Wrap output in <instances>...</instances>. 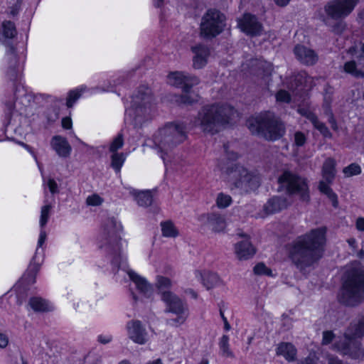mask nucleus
<instances>
[{"instance_id":"21","label":"nucleus","mask_w":364,"mask_h":364,"mask_svg":"<svg viewBox=\"0 0 364 364\" xmlns=\"http://www.w3.org/2000/svg\"><path fill=\"white\" fill-rule=\"evenodd\" d=\"M51 146L59 156L67 157L70 154L71 147L68 141L62 136H54L51 141Z\"/></svg>"},{"instance_id":"8","label":"nucleus","mask_w":364,"mask_h":364,"mask_svg":"<svg viewBox=\"0 0 364 364\" xmlns=\"http://www.w3.org/2000/svg\"><path fill=\"white\" fill-rule=\"evenodd\" d=\"M225 16L215 9L208 10L202 17L200 34L205 38H213L219 35L225 26Z\"/></svg>"},{"instance_id":"24","label":"nucleus","mask_w":364,"mask_h":364,"mask_svg":"<svg viewBox=\"0 0 364 364\" xmlns=\"http://www.w3.org/2000/svg\"><path fill=\"white\" fill-rule=\"evenodd\" d=\"M272 71V63L258 59L251 61V73L257 75H269Z\"/></svg>"},{"instance_id":"5","label":"nucleus","mask_w":364,"mask_h":364,"mask_svg":"<svg viewBox=\"0 0 364 364\" xmlns=\"http://www.w3.org/2000/svg\"><path fill=\"white\" fill-rule=\"evenodd\" d=\"M247 126L252 134H259L270 141L279 139L285 133L284 124L270 112L249 119Z\"/></svg>"},{"instance_id":"45","label":"nucleus","mask_w":364,"mask_h":364,"mask_svg":"<svg viewBox=\"0 0 364 364\" xmlns=\"http://www.w3.org/2000/svg\"><path fill=\"white\" fill-rule=\"evenodd\" d=\"M82 91L78 90H71L68 96L66 105L68 107H72L74 103L79 99L81 96Z\"/></svg>"},{"instance_id":"17","label":"nucleus","mask_w":364,"mask_h":364,"mask_svg":"<svg viewBox=\"0 0 364 364\" xmlns=\"http://www.w3.org/2000/svg\"><path fill=\"white\" fill-rule=\"evenodd\" d=\"M192 52L194 53L193 58V66L196 69L203 68L206 63L210 51L208 47L203 45H197L191 48Z\"/></svg>"},{"instance_id":"27","label":"nucleus","mask_w":364,"mask_h":364,"mask_svg":"<svg viewBox=\"0 0 364 364\" xmlns=\"http://www.w3.org/2000/svg\"><path fill=\"white\" fill-rule=\"evenodd\" d=\"M196 275L202 277L203 284L208 289L219 286L222 283L219 276L214 272H207L203 274L196 272Z\"/></svg>"},{"instance_id":"19","label":"nucleus","mask_w":364,"mask_h":364,"mask_svg":"<svg viewBox=\"0 0 364 364\" xmlns=\"http://www.w3.org/2000/svg\"><path fill=\"white\" fill-rule=\"evenodd\" d=\"M130 279L134 283L138 291L144 296L149 298L153 294V287L146 279L136 273L128 272Z\"/></svg>"},{"instance_id":"20","label":"nucleus","mask_w":364,"mask_h":364,"mask_svg":"<svg viewBox=\"0 0 364 364\" xmlns=\"http://www.w3.org/2000/svg\"><path fill=\"white\" fill-rule=\"evenodd\" d=\"M296 348L291 343H280L276 348V354L283 356L288 362H293L296 359Z\"/></svg>"},{"instance_id":"16","label":"nucleus","mask_w":364,"mask_h":364,"mask_svg":"<svg viewBox=\"0 0 364 364\" xmlns=\"http://www.w3.org/2000/svg\"><path fill=\"white\" fill-rule=\"evenodd\" d=\"M296 58L303 64L314 65L318 60V56L314 50L304 46L297 45L294 50Z\"/></svg>"},{"instance_id":"13","label":"nucleus","mask_w":364,"mask_h":364,"mask_svg":"<svg viewBox=\"0 0 364 364\" xmlns=\"http://www.w3.org/2000/svg\"><path fill=\"white\" fill-rule=\"evenodd\" d=\"M238 26L242 31L247 35H260L262 26L254 15L245 14L241 18L238 19Z\"/></svg>"},{"instance_id":"56","label":"nucleus","mask_w":364,"mask_h":364,"mask_svg":"<svg viewBox=\"0 0 364 364\" xmlns=\"http://www.w3.org/2000/svg\"><path fill=\"white\" fill-rule=\"evenodd\" d=\"M62 126L64 129H69L72 127V121L69 117H65L62 119Z\"/></svg>"},{"instance_id":"63","label":"nucleus","mask_w":364,"mask_h":364,"mask_svg":"<svg viewBox=\"0 0 364 364\" xmlns=\"http://www.w3.org/2000/svg\"><path fill=\"white\" fill-rule=\"evenodd\" d=\"M98 340L102 343H107L111 341L110 337L103 338L102 336H99Z\"/></svg>"},{"instance_id":"29","label":"nucleus","mask_w":364,"mask_h":364,"mask_svg":"<svg viewBox=\"0 0 364 364\" xmlns=\"http://www.w3.org/2000/svg\"><path fill=\"white\" fill-rule=\"evenodd\" d=\"M121 225L114 220H110L106 226L105 230L107 231L109 240L117 242L119 238V232L121 231Z\"/></svg>"},{"instance_id":"58","label":"nucleus","mask_w":364,"mask_h":364,"mask_svg":"<svg viewBox=\"0 0 364 364\" xmlns=\"http://www.w3.org/2000/svg\"><path fill=\"white\" fill-rule=\"evenodd\" d=\"M356 58L358 59L359 64H364V43L360 48V53L356 55Z\"/></svg>"},{"instance_id":"37","label":"nucleus","mask_w":364,"mask_h":364,"mask_svg":"<svg viewBox=\"0 0 364 364\" xmlns=\"http://www.w3.org/2000/svg\"><path fill=\"white\" fill-rule=\"evenodd\" d=\"M348 329H352L353 336L361 338L364 336V315L361 316L356 324L350 326Z\"/></svg>"},{"instance_id":"35","label":"nucleus","mask_w":364,"mask_h":364,"mask_svg":"<svg viewBox=\"0 0 364 364\" xmlns=\"http://www.w3.org/2000/svg\"><path fill=\"white\" fill-rule=\"evenodd\" d=\"M219 347L221 355L224 357L233 358V353L230 349L229 337L226 335L222 336L219 342Z\"/></svg>"},{"instance_id":"60","label":"nucleus","mask_w":364,"mask_h":364,"mask_svg":"<svg viewBox=\"0 0 364 364\" xmlns=\"http://www.w3.org/2000/svg\"><path fill=\"white\" fill-rule=\"evenodd\" d=\"M329 123L331 124V126L332 127V129L336 130L338 129V127H337V124H336V120L334 119V118L333 117V116H331L329 119Z\"/></svg>"},{"instance_id":"40","label":"nucleus","mask_w":364,"mask_h":364,"mask_svg":"<svg viewBox=\"0 0 364 364\" xmlns=\"http://www.w3.org/2000/svg\"><path fill=\"white\" fill-rule=\"evenodd\" d=\"M343 171L346 177H351L353 176L360 174L361 172V168L358 164H351L350 165L344 168Z\"/></svg>"},{"instance_id":"41","label":"nucleus","mask_w":364,"mask_h":364,"mask_svg":"<svg viewBox=\"0 0 364 364\" xmlns=\"http://www.w3.org/2000/svg\"><path fill=\"white\" fill-rule=\"evenodd\" d=\"M312 124L324 137L331 138L332 136V134L327 127L323 122H320L318 118L315 122H312Z\"/></svg>"},{"instance_id":"59","label":"nucleus","mask_w":364,"mask_h":364,"mask_svg":"<svg viewBox=\"0 0 364 364\" xmlns=\"http://www.w3.org/2000/svg\"><path fill=\"white\" fill-rule=\"evenodd\" d=\"M46 232L44 230H41V233H40L39 239H38V242L39 247L42 246V245L43 244V242L46 240Z\"/></svg>"},{"instance_id":"64","label":"nucleus","mask_w":364,"mask_h":364,"mask_svg":"<svg viewBox=\"0 0 364 364\" xmlns=\"http://www.w3.org/2000/svg\"><path fill=\"white\" fill-rule=\"evenodd\" d=\"M225 150H226L228 156V157H231L232 160L235 159L237 158V154H235L234 152L229 153L228 149H227V147H225Z\"/></svg>"},{"instance_id":"38","label":"nucleus","mask_w":364,"mask_h":364,"mask_svg":"<svg viewBox=\"0 0 364 364\" xmlns=\"http://www.w3.org/2000/svg\"><path fill=\"white\" fill-rule=\"evenodd\" d=\"M232 198L228 194L220 193L216 198L217 206L220 208H225L232 203Z\"/></svg>"},{"instance_id":"54","label":"nucleus","mask_w":364,"mask_h":364,"mask_svg":"<svg viewBox=\"0 0 364 364\" xmlns=\"http://www.w3.org/2000/svg\"><path fill=\"white\" fill-rule=\"evenodd\" d=\"M9 344V338L6 334L0 333V348H4Z\"/></svg>"},{"instance_id":"2","label":"nucleus","mask_w":364,"mask_h":364,"mask_svg":"<svg viewBox=\"0 0 364 364\" xmlns=\"http://www.w3.org/2000/svg\"><path fill=\"white\" fill-rule=\"evenodd\" d=\"M235 109L226 104H211L203 106L193 120V125L210 134L219 132L230 123Z\"/></svg>"},{"instance_id":"3","label":"nucleus","mask_w":364,"mask_h":364,"mask_svg":"<svg viewBox=\"0 0 364 364\" xmlns=\"http://www.w3.org/2000/svg\"><path fill=\"white\" fill-rule=\"evenodd\" d=\"M224 178L242 193L255 191L260 186V176L256 171L248 170L232 160H222L218 165Z\"/></svg>"},{"instance_id":"36","label":"nucleus","mask_w":364,"mask_h":364,"mask_svg":"<svg viewBox=\"0 0 364 364\" xmlns=\"http://www.w3.org/2000/svg\"><path fill=\"white\" fill-rule=\"evenodd\" d=\"M111 166L116 172H119L125 161V156L123 153H113L111 156Z\"/></svg>"},{"instance_id":"1","label":"nucleus","mask_w":364,"mask_h":364,"mask_svg":"<svg viewBox=\"0 0 364 364\" xmlns=\"http://www.w3.org/2000/svg\"><path fill=\"white\" fill-rule=\"evenodd\" d=\"M326 234V228L321 227L311 230L294 241L289 257L301 272L313 267L322 257Z\"/></svg>"},{"instance_id":"32","label":"nucleus","mask_w":364,"mask_h":364,"mask_svg":"<svg viewBox=\"0 0 364 364\" xmlns=\"http://www.w3.org/2000/svg\"><path fill=\"white\" fill-rule=\"evenodd\" d=\"M162 235L166 237H176L178 231L171 221H165L161 223Z\"/></svg>"},{"instance_id":"11","label":"nucleus","mask_w":364,"mask_h":364,"mask_svg":"<svg viewBox=\"0 0 364 364\" xmlns=\"http://www.w3.org/2000/svg\"><path fill=\"white\" fill-rule=\"evenodd\" d=\"M356 338L353 336L352 329H347L343 337L335 344V347L338 351L353 359H362L364 357V351Z\"/></svg>"},{"instance_id":"4","label":"nucleus","mask_w":364,"mask_h":364,"mask_svg":"<svg viewBox=\"0 0 364 364\" xmlns=\"http://www.w3.org/2000/svg\"><path fill=\"white\" fill-rule=\"evenodd\" d=\"M353 264L346 272L340 296L341 302L352 306L364 300V266Z\"/></svg>"},{"instance_id":"61","label":"nucleus","mask_w":364,"mask_h":364,"mask_svg":"<svg viewBox=\"0 0 364 364\" xmlns=\"http://www.w3.org/2000/svg\"><path fill=\"white\" fill-rule=\"evenodd\" d=\"M289 1L290 0H274L275 3L280 6H286Z\"/></svg>"},{"instance_id":"31","label":"nucleus","mask_w":364,"mask_h":364,"mask_svg":"<svg viewBox=\"0 0 364 364\" xmlns=\"http://www.w3.org/2000/svg\"><path fill=\"white\" fill-rule=\"evenodd\" d=\"M29 305L35 311H48L51 309L49 304L39 297H33L29 300Z\"/></svg>"},{"instance_id":"47","label":"nucleus","mask_w":364,"mask_h":364,"mask_svg":"<svg viewBox=\"0 0 364 364\" xmlns=\"http://www.w3.org/2000/svg\"><path fill=\"white\" fill-rule=\"evenodd\" d=\"M104 200L97 194H92L87 198L86 203L88 205L97 206L103 203Z\"/></svg>"},{"instance_id":"30","label":"nucleus","mask_w":364,"mask_h":364,"mask_svg":"<svg viewBox=\"0 0 364 364\" xmlns=\"http://www.w3.org/2000/svg\"><path fill=\"white\" fill-rule=\"evenodd\" d=\"M191 87L192 86L183 87V94L180 97L181 103L192 105L198 101L199 95L196 92L191 90Z\"/></svg>"},{"instance_id":"51","label":"nucleus","mask_w":364,"mask_h":364,"mask_svg":"<svg viewBox=\"0 0 364 364\" xmlns=\"http://www.w3.org/2000/svg\"><path fill=\"white\" fill-rule=\"evenodd\" d=\"M333 338V334L331 331H325L323 333V344L330 343Z\"/></svg>"},{"instance_id":"14","label":"nucleus","mask_w":364,"mask_h":364,"mask_svg":"<svg viewBox=\"0 0 364 364\" xmlns=\"http://www.w3.org/2000/svg\"><path fill=\"white\" fill-rule=\"evenodd\" d=\"M199 79L187 73L176 71L171 73L168 75V82L176 87H189L194 86L199 83Z\"/></svg>"},{"instance_id":"26","label":"nucleus","mask_w":364,"mask_h":364,"mask_svg":"<svg viewBox=\"0 0 364 364\" xmlns=\"http://www.w3.org/2000/svg\"><path fill=\"white\" fill-rule=\"evenodd\" d=\"M311 82V80L306 73L301 72L294 76L293 81L291 82L289 87L291 90H302L304 88L308 87Z\"/></svg>"},{"instance_id":"46","label":"nucleus","mask_w":364,"mask_h":364,"mask_svg":"<svg viewBox=\"0 0 364 364\" xmlns=\"http://www.w3.org/2000/svg\"><path fill=\"white\" fill-rule=\"evenodd\" d=\"M276 99L279 102L289 103L291 100V96L287 91L280 90L276 94Z\"/></svg>"},{"instance_id":"57","label":"nucleus","mask_w":364,"mask_h":364,"mask_svg":"<svg viewBox=\"0 0 364 364\" xmlns=\"http://www.w3.org/2000/svg\"><path fill=\"white\" fill-rule=\"evenodd\" d=\"M355 225L359 231H364V218H358L356 220Z\"/></svg>"},{"instance_id":"23","label":"nucleus","mask_w":364,"mask_h":364,"mask_svg":"<svg viewBox=\"0 0 364 364\" xmlns=\"http://www.w3.org/2000/svg\"><path fill=\"white\" fill-rule=\"evenodd\" d=\"M235 253L240 259H248L255 253V249L249 240H244L235 245Z\"/></svg>"},{"instance_id":"10","label":"nucleus","mask_w":364,"mask_h":364,"mask_svg":"<svg viewBox=\"0 0 364 364\" xmlns=\"http://www.w3.org/2000/svg\"><path fill=\"white\" fill-rule=\"evenodd\" d=\"M161 300L166 305V311L175 314L177 317L171 319L168 323L171 325H181L185 322L188 317V308L179 297L169 291H163Z\"/></svg>"},{"instance_id":"42","label":"nucleus","mask_w":364,"mask_h":364,"mask_svg":"<svg viewBox=\"0 0 364 364\" xmlns=\"http://www.w3.org/2000/svg\"><path fill=\"white\" fill-rule=\"evenodd\" d=\"M4 35L6 38H13L16 34L14 24L11 21L3 23Z\"/></svg>"},{"instance_id":"44","label":"nucleus","mask_w":364,"mask_h":364,"mask_svg":"<svg viewBox=\"0 0 364 364\" xmlns=\"http://www.w3.org/2000/svg\"><path fill=\"white\" fill-rule=\"evenodd\" d=\"M51 210L50 205H45L41 208V218H40V225L41 227H44L48 222L49 218L50 211Z\"/></svg>"},{"instance_id":"22","label":"nucleus","mask_w":364,"mask_h":364,"mask_svg":"<svg viewBox=\"0 0 364 364\" xmlns=\"http://www.w3.org/2000/svg\"><path fill=\"white\" fill-rule=\"evenodd\" d=\"M207 220L208 225L213 231L219 232L225 230L226 222L224 217L220 214L212 213L203 216Z\"/></svg>"},{"instance_id":"33","label":"nucleus","mask_w":364,"mask_h":364,"mask_svg":"<svg viewBox=\"0 0 364 364\" xmlns=\"http://www.w3.org/2000/svg\"><path fill=\"white\" fill-rule=\"evenodd\" d=\"M328 183L326 181H320L318 185L319 191L323 194L326 195L328 198L331 200L333 205L334 207H337L338 205V198L337 196L333 192L332 189L329 187Z\"/></svg>"},{"instance_id":"6","label":"nucleus","mask_w":364,"mask_h":364,"mask_svg":"<svg viewBox=\"0 0 364 364\" xmlns=\"http://www.w3.org/2000/svg\"><path fill=\"white\" fill-rule=\"evenodd\" d=\"M153 97L147 87H140L132 100V107L128 110L126 120H129L134 126H141L151 117Z\"/></svg>"},{"instance_id":"43","label":"nucleus","mask_w":364,"mask_h":364,"mask_svg":"<svg viewBox=\"0 0 364 364\" xmlns=\"http://www.w3.org/2000/svg\"><path fill=\"white\" fill-rule=\"evenodd\" d=\"M124 144L123 136L119 134L112 141L109 146V151L112 153H117V151L122 147Z\"/></svg>"},{"instance_id":"53","label":"nucleus","mask_w":364,"mask_h":364,"mask_svg":"<svg viewBox=\"0 0 364 364\" xmlns=\"http://www.w3.org/2000/svg\"><path fill=\"white\" fill-rule=\"evenodd\" d=\"M318 358L313 355L309 356L304 360H301L299 364H317Z\"/></svg>"},{"instance_id":"49","label":"nucleus","mask_w":364,"mask_h":364,"mask_svg":"<svg viewBox=\"0 0 364 364\" xmlns=\"http://www.w3.org/2000/svg\"><path fill=\"white\" fill-rule=\"evenodd\" d=\"M254 272L258 275H269L271 273V270L263 263H259L254 267Z\"/></svg>"},{"instance_id":"52","label":"nucleus","mask_w":364,"mask_h":364,"mask_svg":"<svg viewBox=\"0 0 364 364\" xmlns=\"http://www.w3.org/2000/svg\"><path fill=\"white\" fill-rule=\"evenodd\" d=\"M48 186L51 193L53 194L58 192V184L53 178L48 179Z\"/></svg>"},{"instance_id":"18","label":"nucleus","mask_w":364,"mask_h":364,"mask_svg":"<svg viewBox=\"0 0 364 364\" xmlns=\"http://www.w3.org/2000/svg\"><path fill=\"white\" fill-rule=\"evenodd\" d=\"M291 201L284 196H274L270 198L264 205V210L267 214H273L287 208Z\"/></svg>"},{"instance_id":"34","label":"nucleus","mask_w":364,"mask_h":364,"mask_svg":"<svg viewBox=\"0 0 364 364\" xmlns=\"http://www.w3.org/2000/svg\"><path fill=\"white\" fill-rule=\"evenodd\" d=\"M345 72L353 75L355 77H363L364 73L358 69L355 60H350L344 64Z\"/></svg>"},{"instance_id":"28","label":"nucleus","mask_w":364,"mask_h":364,"mask_svg":"<svg viewBox=\"0 0 364 364\" xmlns=\"http://www.w3.org/2000/svg\"><path fill=\"white\" fill-rule=\"evenodd\" d=\"M336 161L331 158L327 159L322 168V176L327 183H331L336 174Z\"/></svg>"},{"instance_id":"15","label":"nucleus","mask_w":364,"mask_h":364,"mask_svg":"<svg viewBox=\"0 0 364 364\" xmlns=\"http://www.w3.org/2000/svg\"><path fill=\"white\" fill-rule=\"evenodd\" d=\"M127 331L130 339L139 344H144L146 342L147 333L141 323L139 321H132L127 323Z\"/></svg>"},{"instance_id":"12","label":"nucleus","mask_w":364,"mask_h":364,"mask_svg":"<svg viewBox=\"0 0 364 364\" xmlns=\"http://www.w3.org/2000/svg\"><path fill=\"white\" fill-rule=\"evenodd\" d=\"M360 0H333L324 6L326 14L331 18L342 19L349 16Z\"/></svg>"},{"instance_id":"48","label":"nucleus","mask_w":364,"mask_h":364,"mask_svg":"<svg viewBox=\"0 0 364 364\" xmlns=\"http://www.w3.org/2000/svg\"><path fill=\"white\" fill-rule=\"evenodd\" d=\"M306 141V135L301 132H296L294 136V144L297 146H302Z\"/></svg>"},{"instance_id":"9","label":"nucleus","mask_w":364,"mask_h":364,"mask_svg":"<svg viewBox=\"0 0 364 364\" xmlns=\"http://www.w3.org/2000/svg\"><path fill=\"white\" fill-rule=\"evenodd\" d=\"M280 188L289 194H299L302 200H309V188L306 180L292 172L286 171L278 178Z\"/></svg>"},{"instance_id":"55","label":"nucleus","mask_w":364,"mask_h":364,"mask_svg":"<svg viewBox=\"0 0 364 364\" xmlns=\"http://www.w3.org/2000/svg\"><path fill=\"white\" fill-rule=\"evenodd\" d=\"M328 364H343L341 360L333 355L327 356Z\"/></svg>"},{"instance_id":"50","label":"nucleus","mask_w":364,"mask_h":364,"mask_svg":"<svg viewBox=\"0 0 364 364\" xmlns=\"http://www.w3.org/2000/svg\"><path fill=\"white\" fill-rule=\"evenodd\" d=\"M299 111L301 115L304 116L311 123L315 122V120L318 118L315 114H314L309 110L305 109H300Z\"/></svg>"},{"instance_id":"62","label":"nucleus","mask_w":364,"mask_h":364,"mask_svg":"<svg viewBox=\"0 0 364 364\" xmlns=\"http://www.w3.org/2000/svg\"><path fill=\"white\" fill-rule=\"evenodd\" d=\"M348 245L353 248L355 249L356 247V240L354 238H350L347 240Z\"/></svg>"},{"instance_id":"7","label":"nucleus","mask_w":364,"mask_h":364,"mask_svg":"<svg viewBox=\"0 0 364 364\" xmlns=\"http://www.w3.org/2000/svg\"><path fill=\"white\" fill-rule=\"evenodd\" d=\"M186 138L184 127L181 124H170L159 129L154 137V142L164 159V154L183 142Z\"/></svg>"},{"instance_id":"39","label":"nucleus","mask_w":364,"mask_h":364,"mask_svg":"<svg viewBox=\"0 0 364 364\" xmlns=\"http://www.w3.org/2000/svg\"><path fill=\"white\" fill-rule=\"evenodd\" d=\"M171 286V282L168 278L159 276L156 279V287L159 289L161 294L163 291H167L166 289Z\"/></svg>"},{"instance_id":"25","label":"nucleus","mask_w":364,"mask_h":364,"mask_svg":"<svg viewBox=\"0 0 364 364\" xmlns=\"http://www.w3.org/2000/svg\"><path fill=\"white\" fill-rule=\"evenodd\" d=\"M129 190V193L134 198L138 205L146 207L152 203L153 198L150 191H139L132 188Z\"/></svg>"}]
</instances>
